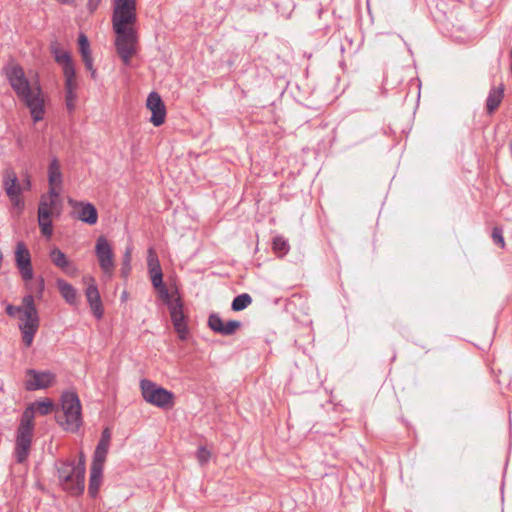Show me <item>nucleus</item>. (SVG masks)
Segmentation results:
<instances>
[{
	"label": "nucleus",
	"instance_id": "f257e3e1",
	"mask_svg": "<svg viewBox=\"0 0 512 512\" xmlns=\"http://www.w3.org/2000/svg\"><path fill=\"white\" fill-rule=\"evenodd\" d=\"M136 22V0H114L112 28L116 36L115 48L125 65H129L137 53L139 36Z\"/></svg>",
	"mask_w": 512,
	"mask_h": 512
},
{
	"label": "nucleus",
	"instance_id": "f03ea898",
	"mask_svg": "<svg viewBox=\"0 0 512 512\" xmlns=\"http://www.w3.org/2000/svg\"><path fill=\"white\" fill-rule=\"evenodd\" d=\"M3 72L17 96L29 108L34 122L42 120L45 109L40 85L37 82L30 84L23 68L14 59L6 63Z\"/></svg>",
	"mask_w": 512,
	"mask_h": 512
},
{
	"label": "nucleus",
	"instance_id": "7ed1b4c3",
	"mask_svg": "<svg viewBox=\"0 0 512 512\" xmlns=\"http://www.w3.org/2000/svg\"><path fill=\"white\" fill-rule=\"evenodd\" d=\"M58 481L62 489L71 495H80L85 489L82 467H75L74 460L62 461L57 467Z\"/></svg>",
	"mask_w": 512,
	"mask_h": 512
},
{
	"label": "nucleus",
	"instance_id": "20e7f679",
	"mask_svg": "<svg viewBox=\"0 0 512 512\" xmlns=\"http://www.w3.org/2000/svg\"><path fill=\"white\" fill-rule=\"evenodd\" d=\"M25 305L24 312L19 316V330L22 334V340L26 347H30L33 343L35 334L40 326V318L38 310L34 303V297L28 294L23 297Z\"/></svg>",
	"mask_w": 512,
	"mask_h": 512
},
{
	"label": "nucleus",
	"instance_id": "39448f33",
	"mask_svg": "<svg viewBox=\"0 0 512 512\" xmlns=\"http://www.w3.org/2000/svg\"><path fill=\"white\" fill-rule=\"evenodd\" d=\"M57 422L67 431L75 432L82 423L81 404L76 393L62 395V413L56 415Z\"/></svg>",
	"mask_w": 512,
	"mask_h": 512
},
{
	"label": "nucleus",
	"instance_id": "423d86ee",
	"mask_svg": "<svg viewBox=\"0 0 512 512\" xmlns=\"http://www.w3.org/2000/svg\"><path fill=\"white\" fill-rule=\"evenodd\" d=\"M140 389L143 399L158 408L170 409L174 405V394L151 380L142 379Z\"/></svg>",
	"mask_w": 512,
	"mask_h": 512
},
{
	"label": "nucleus",
	"instance_id": "0eeeda50",
	"mask_svg": "<svg viewBox=\"0 0 512 512\" xmlns=\"http://www.w3.org/2000/svg\"><path fill=\"white\" fill-rule=\"evenodd\" d=\"M164 303L168 306L170 318L179 339L187 340L189 336L188 317L184 314V304L178 290L175 289V296Z\"/></svg>",
	"mask_w": 512,
	"mask_h": 512
},
{
	"label": "nucleus",
	"instance_id": "6e6552de",
	"mask_svg": "<svg viewBox=\"0 0 512 512\" xmlns=\"http://www.w3.org/2000/svg\"><path fill=\"white\" fill-rule=\"evenodd\" d=\"M58 205L48 202V197L42 195L38 206V224L41 233L46 237L50 238L53 233L52 216L54 213L60 214Z\"/></svg>",
	"mask_w": 512,
	"mask_h": 512
},
{
	"label": "nucleus",
	"instance_id": "1a4fd4ad",
	"mask_svg": "<svg viewBox=\"0 0 512 512\" xmlns=\"http://www.w3.org/2000/svg\"><path fill=\"white\" fill-rule=\"evenodd\" d=\"M95 254L102 271L112 275L115 268L114 254L109 241L104 236H99L95 245Z\"/></svg>",
	"mask_w": 512,
	"mask_h": 512
},
{
	"label": "nucleus",
	"instance_id": "9d476101",
	"mask_svg": "<svg viewBox=\"0 0 512 512\" xmlns=\"http://www.w3.org/2000/svg\"><path fill=\"white\" fill-rule=\"evenodd\" d=\"M3 187L12 205L23 209L24 202L21 199L22 187L18 182L16 173L12 169H6L4 171Z\"/></svg>",
	"mask_w": 512,
	"mask_h": 512
},
{
	"label": "nucleus",
	"instance_id": "9b49d317",
	"mask_svg": "<svg viewBox=\"0 0 512 512\" xmlns=\"http://www.w3.org/2000/svg\"><path fill=\"white\" fill-rule=\"evenodd\" d=\"M15 262L19 273L25 283L33 278V268L30 252L23 242H18L15 250Z\"/></svg>",
	"mask_w": 512,
	"mask_h": 512
},
{
	"label": "nucleus",
	"instance_id": "f8f14e48",
	"mask_svg": "<svg viewBox=\"0 0 512 512\" xmlns=\"http://www.w3.org/2000/svg\"><path fill=\"white\" fill-rule=\"evenodd\" d=\"M55 381V375L50 371L39 372L35 369L26 371L25 388L28 391L45 389Z\"/></svg>",
	"mask_w": 512,
	"mask_h": 512
},
{
	"label": "nucleus",
	"instance_id": "ddd939ff",
	"mask_svg": "<svg viewBox=\"0 0 512 512\" xmlns=\"http://www.w3.org/2000/svg\"><path fill=\"white\" fill-rule=\"evenodd\" d=\"M146 107L151 111V123L158 127L162 125L166 117V107L157 92H151L146 101Z\"/></svg>",
	"mask_w": 512,
	"mask_h": 512
},
{
	"label": "nucleus",
	"instance_id": "4468645a",
	"mask_svg": "<svg viewBox=\"0 0 512 512\" xmlns=\"http://www.w3.org/2000/svg\"><path fill=\"white\" fill-rule=\"evenodd\" d=\"M84 282L88 285L86 289V297L87 301L91 307L93 315L100 319L103 316V306L101 297L98 291L97 286L95 285L94 278L91 276H86L83 278Z\"/></svg>",
	"mask_w": 512,
	"mask_h": 512
},
{
	"label": "nucleus",
	"instance_id": "2eb2a0df",
	"mask_svg": "<svg viewBox=\"0 0 512 512\" xmlns=\"http://www.w3.org/2000/svg\"><path fill=\"white\" fill-rule=\"evenodd\" d=\"M208 326L216 333L224 336H230L241 327V322L237 320H230L227 323H224L218 314H211L208 318Z\"/></svg>",
	"mask_w": 512,
	"mask_h": 512
},
{
	"label": "nucleus",
	"instance_id": "dca6fc26",
	"mask_svg": "<svg viewBox=\"0 0 512 512\" xmlns=\"http://www.w3.org/2000/svg\"><path fill=\"white\" fill-rule=\"evenodd\" d=\"M69 204L77 209L78 219L89 225H94L98 221V213L95 206L91 203L69 200Z\"/></svg>",
	"mask_w": 512,
	"mask_h": 512
},
{
	"label": "nucleus",
	"instance_id": "f3484780",
	"mask_svg": "<svg viewBox=\"0 0 512 512\" xmlns=\"http://www.w3.org/2000/svg\"><path fill=\"white\" fill-rule=\"evenodd\" d=\"M49 257L51 262L61 269L64 273H66L68 276H76L78 269L73 264L72 261H70L65 253H63L59 248L54 247L51 249L49 253Z\"/></svg>",
	"mask_w": 512,
	"mask_h": 512
},
{
	"label": "nucleus",
	"instance_id": "a211bd4d",
	"mask_svg": "<svg viewBox=\"0 0 512 512\" xmlns=\"http://www.w3.org/2000/svg\"><path fill=\"white\" fill-rule=\"evenodd\" d=\"M31 441L32 433L17 431L15 456L18 463H23L28 458Z\"/></svg>",
	"mask_w": 512,
	"mask_h": 512
},
{
	"label": "nucleus",
	"instance_id": "6ab92c4d",
	"mask_svg": "<svg viewBox=\"0 0 512 512\" xmlns=\"http://www.w3.org/2000/svg\"><path fill=\"white\" fill-rule=\"evenodd\" d=\"M103 467H104L103 464H98V463H94V462H92V464H91L89 487H88V492L91 497H96L99 492V488H100V484H101V480H102Z\"/></svg>",
	"mask_w": 512,
	"mask_h": 512
},
{
	"label": "nucleus",
	"instance_id": "aec40b11",
	"mask_svg": "<svg viewBox=\"0 0 512 512\" xmlns=\"http://www.w3.org/2000/svg\"><path fill=\"white\" fill-rule=\"evenodd\" d=\"M56 285L61 296L68 304L74 305L77 303V291L70 283L63 279H57Z\"/></svg>",
	"mask_w": 512,
	"mask_h": 512
},
{
	"label": "nucleus",
	"instance_id": "412c9836",
	"mask_svg": "<svg viewBox=\"0 0 512 512\" xmlns=\"http://www.w3.org/2000/svg\"><path fill=\"white\" fill-rule=\"evenodd\" d=\"M50 52L54 56L55 61L58 64L62 65V69H64V67L73 65V62H72L69 52L62 50L57 41L51 42Z\"/></svg>",
	"mask_w": 512,
	"mask_h": 512
},
{
	"label": "nucleus",
	"instance_id": "4be33fe9",
	"mask_svg": "<svg viewBox=\"0 0 512 512\" xmlns=\"http://www.w3.org/2000/svg\"><path fill=\"white\" fill-rule=\"evenodd\" d=\"M504 97V87L503 85L492 88L489 92L487 102H486V108L487 112L489 114H492L501 104L502 99Z\"/></svg>",
	"mask_w": 512,
	"mask_h": 512
},
{
	"label": "nucleus",
	"instance_id": "5701e85b",
	"mask_svg": "<svg viewBox=\"0 0 512 512\" xmlns=\"http://www.w3.org/2000/svg\"><path fill=\"white\" fill-rule=\"evenodd\" d=\"M151 282L153 287L158 291L159 297L161 300L168 301L170 298L175 296V290L169 292L167 287L163 283V273H156L155 275H151Z\"/></svg>",
	"mask_w": 512,
	"mask_h": 512
},
{
	"label": "nucleus",
	"instance_id": "b1692460",
	"mask_svg": "<svg viewBox=\"0 0 512 512\" xmlns=\"http://www.w3.org/2000/svg\"><path fill=\"white\" fill-rule=\"evenodd\" d=\"M33 407L28 406L22 414L18 432L32 433L33 432V420H34Z\"/></svg>",
	"mask_w": 512,
	"mask_h": 512
},
{
	"label": "nucleus",
	"instance_id": "393cba45",
	"mask_svg": "<svg viewBox=\"0 0 512 512\" xmlns=\"http://www.w3.org/2000/svg\"><path fill=\"white\" fill-rule=\"evenodd\" d=\"M48 182L52 185H62V173L57 158H53L48 167Z\"/></svg>",
	"mask_w": 512,
	"mask_h": 512
},
{
	"label": "nucleus",
	"instance_id": "a878e982",
	"mask_svg": "<svg viewBox=\"0 0 512 512\" xmlns=\"http://www.w3.org/2000/svg\"><path fill=\"white\" fill-rule=\"evenodd\" d=\"M63 74L65 77V92H76L78 83L76 79L74 64L68 67H64Z\"/></svg>",
	"mask_w": 512,
	"mask_h": 512
},
{
	"label": "nucleus",
	"instance_id": "bb28decb",
	"mask_svg": "<svg viewBox=\"0 0 512 512\" xmlns=\"http://www.w3.org/2000/svg\"><path fill=\"white\" fill-rule=\"evenodd\" d=\"M109 446L110 442L100 439L94 451L92 462L104 465L108 454Z\"/></svg>",
	"mask_w": 512,
	"mask_h": 512
},
{
	"label": "nucleus",
	"instance_id": "cd10ccee",
	"mask_svg": "<svg viewBox=\"0 0 512 512\" xmlns=\"http://www.w3.org/2000/svg\"><path fill=\"white\" fill-rule=\"evenodd\" d=\"M252 302V298L249 294L243 293L241 295H238L234 298L232 302V310L234 311H241L248 307Z\"/></svg>",
	"mask_w": 512,
	"mask_h": 512
},
{
	"label": "nucleus",
	"instance_id": "c85d7f7f",
	"mask_svg": "<svg viewBox=\"0 0 512 512\" xmlns=\"http://www.w3.org/2000/svg\"><path fill=\"white\" fill-rule=\"evenodd\" d=\"M34 411H37L40 415H47L53 411V403L46 399L44 401H38L31 404Z\"/></svg>",
	"mask_w": 512,
	"mask_h": 512
},
{
	"label": "nucleus",
	"instance_id": "c756f323",
	"mask_svg": "<svg viewBox=\"0 0 512 512\" xmlns=\"http://www.w3.org/2000/svg\"><path fill=\"white\" fill-rule=\"evenodd\" d=\"M273 250L279 256H284L289 251V245L282 236H277L273 240Z\"/></svg>",
	"mask_w": 512,
	"mask_h": 512
},
{
	"label": "nucleus",
	"instance_id": "7c9ffc66",
	"mask_svg": "<svg viewBox=\"0 0 512 512\" xmlns=\"http://www.w3.org/2000/svg\"><path fill=\"white\" fill-rule=\"evenodd\" d=\"M131 259H132V248L127 247L122 260L121 274L124 278H127L131 271Z\"/></svg>",
	"mask_w": 512,
	"mask_h": 512
},
{
	"label": "nucleus",
	"instance_id": "2f4dec72",
	"mask_svg": "<svg viewBox=\"0 0 512 512\" xmlns=\"http://www.w3.org/2000/svg\"><path fill=\"white\" fill-rule=\"evenodd\" d=\"M61 186L62 185L49 184V192H48V195H46L48 197V202L53 203L58 206L61 205L60 198H59V195H60L59 190H60Z\"/></svg>",
	"mask_w": 512,
	"mask_h": 512
},
{
	"label": "nucleus",
	"instance_id": "473e14b6",
	"mask_svg": "<svg viewBox=\"0 0 512 512\" xmlns=\"http://www.w3.org/2000/svg\"><path fill=\"white\" fill-rule=\"evenodd\" d=\"M78 43L80 54L82 57L91 55L89 41L84 34L79 35Z\"/></svg>",
	"mask_w": 512,
	"mask_h": 512
},
{
	"label": "nucleus",
	"instance_id": "72a5a7b5",
	"mask_svg": "<svg viewBox=\"0 0 512 512\" xmlns=\"http://www.w3.org/2000/svg\"><path fill=\"white\" fill-rule=\"evenodd\" d=\"M76 92H65V105L69 113H72L76 107Z\"/></svg>",
	"mask_w": 512,
	"mask_h": 512
},
{
	"label": "nucleus",
	"instance_id": "f704fd0d",
	"mask_svg": "<svg viewBox=\"0 0 512 512\" xmlns=\"http://www.w3.org/2000/svg\"><path fill=\"white\" fill-rule=\"evenodd\" d=\"M492 239L495 244L500 246L501 248L505 247V241L503 237V231L499 227H494L492 230Z\"/></svg>",
	"mask_w": 512,
	"mask_h": 512
},
{
	"label": "nucleus",
	"instance_id": "c9c22d12",
	"mask_svg": "<svg viewBox=\"0 0 512 512\" xmlns=\"http://www.w3.org/2000/svg\"><path fill=\"white\" fill-rule=\"evenodd\" d=\"M196 456L200 465H205L211 458V452L205 447H200Z\"/></svg>",
	"mask_w": 512,
	"mask_h": 512
},
{
	"label": "nucleus",
	"instance_id": "e433bc0d",
	"mask_svg": "<svg viewBox=\"0 0 512 512\" xmlns=\"http://www.w3.org/2000/svg\"><path fill=\"white\" fill-rule=\"evenodd\" d=\"M160 265L157 253L153 248L148 249V255H147V267L148 269L151 267H156Z\"/></svg>",
	"mask_w": 512,
	"mask_h": 512
},
{
	"label": "nucleus",
	"instance_id": "4c0bfd02",
	"mask_svg": "<svg viewBox=\"0 0 512 512\" xmlns=\"http://www.w3.org/2000/svg\"><path fill=\"white\" fill-rule=\"evenodd\" d=\"M25 310V305L22 303L20 306H14V305H11V304H8L6 306V313L10 316V317H14L16 315H21Z\"/></svg>",
	"mask_w": 512,
	"mask_h": 512
},
{
	"label": "nucleus",
	"instance_id": "58836bf2",
	"mask_svg": "<svg viewBox=\"0 0 512 512\" xmlns=\"http://www.w3.org/2000/svg\"><path fill=\"white\" fill-rule=\"evenodd\" d=\"M82 60L84 62V65H85V68L91 72V76L92 78H95L96 76V71L95 69L93 68V59H92V56L91 55H88V56H84L82 57Z\"/></svg>",
	"mask_w": 512,
	"mask_h": 512
},
{
	"label": "nucleus",
	"instance_id": "ea45409f",
	"mask_svg": "<svg viewBox=\"0 0 512 512\" xmlns=\"http://www.w3.org/2000/svg\"><path fill=\"white\" fill-rule=\"evenodd\" d=\"M86 460H85V455L83 452H80L79 454V460H78V463H75V467H82L83 469V474L86 473Z\"/></svg>",
	"mask_w": 512,
	"mask_h": 512
},
{
	"label": "nucleus",
	"instance_id": "a19ab883",
	"mask_svg": "<svg viewBox=\"0 0 512 512\" xmlns=\"http://www.w3.org/2000/svg\"><path fill=\"white\" fill-rule=\"evenodd\" d=\"M102 0H88L87 2V8L90 12H94L98 6L100 5Z\"/></svg>",
	"mask_w": 512,
	"mask_h": 512
},
{
	"label": "nucleus",
	"instance_id": "79ce46f5",
	"mask_svg": "<svg viewBox=\"0 0 512 512\" xmlns=\"http://www.w3.org/2000/svg\"><path fill=\"white\" fill-rule=\"evenodd\" d=\"M43 291H44V279L42 277H40L38 279L37 288H36V293L39 298L42 297Z\"/></svg>",
	"mask_w": 512,
	"mask_h": 512
},
{
	"label": "nucleus",
	"instance_id": "37998d69",
	"mask_svg": "<svg viewBox=\"0 0 512 512\" xmlns=\"http://www.w3.org/2000/svg\"><path fill=\"white\" fill-rule=\"evenodd\" d=\"M102 440H105V441H108L110 442L111 441V432H110V429L109 428H105L103 431H102V435H101V438Z\"/></svg>",
	"mask_w": 512,
	"mask_h": 512
},
{
	"label": "nucleus",
	"instance_id": "c03bdc74",
	"mask_svg": "<svg viewBox=\"0 0 512 512\" xmlns=\"http://www.w3.org/2000/svg\"><path fill=\"white\" fill-rule=\"evenodd\" d=\"M148 271H149L150 276L155 275L156 273H163L160 265H158L156 267H151L148 269Z\"/></svg>",
	"mask_w": 512,
	"mask_h": 512
},
{
	"label": "nucleus",
	"instance_id": "a18cd8bd",
	"mask_svg": "<svg viewBox=\"0 0 512 512\" xmlns=\"http://www.w3.org/2000/svg\"><path fill=\"white\" fill-rule=\"evenodd\" d=\"M30 186H31V182H30L29 177H27V179L25 181V185H24V187H22V190L23 189H27L28 190V189H30Z\"/></svg>",
	"mask_w": 512,
	"mask_h": 512
},
{
	"label": "nucleus",
	"instance_id": "49530a36",
	"mask_svg": "<svg viewBox=\"0 0 512 512\" xmlns=\"http://www.w3.org/2000/svg\"><path fill=\"white\" fill-rule=\"evenodd\" d=\"M59 1L62 3L68 4V3L72 2L73 0H59Z\"/></svg>",
	"mask_w": 512,
	"mask_h": 512
}]
</instances>
